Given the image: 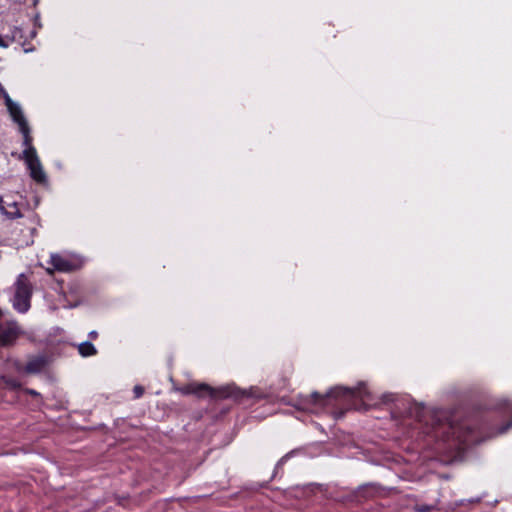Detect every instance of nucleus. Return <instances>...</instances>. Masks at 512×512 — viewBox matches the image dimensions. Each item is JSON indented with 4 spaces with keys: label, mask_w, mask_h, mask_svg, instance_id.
<instances>
[{
    "label": "nucleus",
    "mask_w": 512,
    "mask_h": 512,
    "mask_svg": "<svg viewBox=\"0 0 512 512\" xmlns=\"http://www.w3.org/2000/svg\"><path fill=\"white\" fill-rule=\"evenodd\" d=\"M89 336L92 338V339H95L97 337V332L96 331H91L89 333Z\"/></svg>",
    "instance_id": "a211bd4d"
},
{
    "label": "nucleus",
    "mask_w": 512,
    "mask_h": 512,
    "mask_svg": "<svg viewBox=\"0 0 512 512\" xmlns=\"http://www.w3.org/2000/svg\"><path fill=\"white\" fill-rule=\"evenodd\" d=\"M503 413H512V405H500ZM512 427V418L500 423V414L491 410H477L471 417L461 423L442 418L438 413H431L422 427L423 433L453 446L465 447L477 445L483 441L504 434Z\"/></svg>",
    "instance_id": "f257e3e1"
},
{
    "label": "nucleus",
    "mask_w": 512,
    "mask_h": 512,
    "mask_svg": "<svg viewBox=\"0 0 512 512\" xmlns=\"http://www.w3.org/2000/svg\"><path fill=\"white\" fill-rule=\"evenodd\" d=\"M49 364V359L45 355H37L29 357L26 365L18 370H22L26 374H38Z\"/></svg>",
    "instance_id": "423d86ee"
},
{
    "label": "nucleus",
    "mask_w": 512,
    "mask_h": 512,
    "mask_svg": "<svg viewBox=\"0 0 512 512\" xmlns=\"http://www.w3.org/2000/svg\"><path fill=\"white\" fill-rule=\"evenodd\" d=\"M53 264H54V267L59 271L67 270V266H68L67 262H65L64 260H62L59 257H53Z\"/></svg>",
    "instance_id": "ddd939ff"
},
{
    "label": "nucleus",
    "mask_w": 512,
    "mask_h": 512,
    "mask_svg": "<svg viewBox=\"0 0 512 512\" xmlns=\"http://www.w3.org/2000/svg\"><path fill=\"white\" fill-rule=\"evenodd\" d=\"M133 392H134V394H135V397H136V398H139V397H141V396L143 395V393H144V388H143L142 386H140V385H136V386L134 387V389H133Z\"/></svg>",
    "instance_id": "2eb2a0df"
},
{
    "label": "nucleus",
    "mask_w": 512,
    "mask_h": 512,
    "mask_svg": "<svg viewBox=\"0 0 512 512\" xmlns=\"http://www.w3.org/2000/svg\"><path fill=\"white\" fill-rule=\"evenodd\" d=\"M78 352L83 357L93 356L97 353L96 348L91 342H83L78 345Z\"/></svg>",
    "instance_id": "1a4fd4ad"
},
{
    "label": "nucleus",
    "mask_w": 512,
    "mask_h": 512,
    "mask_svg": "<svg viewBox=\"0 0 512 512\" xmlns=\"http://www.w3.org/2000/svg\"><path fill=\"white\" fill-rule=\"evenodd\" d=\"M288 459V456H283L275 465L274 469H273V473L272 475L270 476L269 480H272L273 478H275L280 471H282L283 469V466L285 464V462L287 461Z\"/></svg>",
    "instance_id": "f8f14e48"
},
{
    "label": "nucleus",
    "mask_w": 512,
    "mask_h": 512,
    "mask_svg": "<svg viewBox=\"0 0 512 512\" xmlns=\"http://www.w3.org/2000/svg\"><path fill=\"white\" fill-rule=\"evenodd\" d=\"M25 391H26V393L33 395V396L39 395L38 392H36L35 390H32V389H26Z\"/></svg>",
    "instance_id": "f3484780"
},
{
    "label": "nucleus",
    "mask_w": 512,
    "mask_h": 512,
    "mask_svg": "<svg viewBox=\"0 0 512 512\" xmlns=\"http://www.w3.org/2000/svg\"><path fill=\"white\" fill-rule=\"evenodd\" d=\"M32 296V285L24 274H20L16 282V291L14 295V308L24 313L30 308V299Z\"/></svg>",
    "instance_id": "20e7f679"
},
{
    "label": "nucleus",
    "mask_w": 512,
    "mask_h": 512,
    "mask_svg": "<svg viewBox=\"0 0 512 512\" xmlns=\"http://www.w3.org/2000/svg\"><path fill=\"white\" fill-rule=\"evenodd\" d=\"M14 208H15V212H8L5 210L4 206H3V199L2 197H0V211L7 215L9 218H19L22 216V214L20 213V211L16 208V205L13 204Z\"/></svg>",
    "instance_id": "9b49d317"
},
{
    "label": "nucleus",
    "mask_w": 512,
    "mask_h": 512,
    "mask_svg": "<svg viewBox=\"0 0 512 512\" xmlns=\"http://www.w3.org/2000/svg\"><path fill=\"white\" fill-rule=\"evenodd\" d=\"M425 417H426L425 415L420 416L419 417V422H423L424 421L423 418H425Z\"/></svg>",
    "instance_id": "6ab92c4d"
},
{
    "label": "nucleus",
    "mask_w": 512,
    "mask_h": 512,
    "mask_svg": "<svg viewBox=\"0 0 512 512\" xmlns=\"http://www.w3.org/2000/svg\"><path fill=\"white\" fill-rule=\"evenodd\" d=\"M21 133L23 134V144L26 146V149L24 151H28L30 148H34L31 144L32 138L30 136V128L28 126V123L25 125H22L19 127Z\"/></svg>",
    "instance_id": "9d476101"
},
{
    "label": "nucleus",
    "mask_w": 512,
    "mask_h": 512,
    "mask_svg": "<svg viewBox=\"0 0 512 512\" xmlns=\"http://www.w3.org/2000/svg\"><path fill=\"white\" fill-rule=\"evenodd\" d=\"M6 384L9 385L13 389L20 388V383L17 382L16 380L9 379L6 381Z\"/></svg>",
    "instance_id": "dca6fc26"
},
{
    "label": "nucleus",
    "mask_w": 512,
    "mask_h": 512,
    "mask_svg": "<svg viewBox=\"0 0 512 512\" xmlns=\"http://www.w3.org/2000/svg\"><path fill=\"white\" fill-rule=\"evenodd\" d=\"M182 394L189 395L193 394L197 397H204L205 395H209L210 398L219 400L226 398H237L238 391L233 386H223L220 388H212L208 384L205 383H191L180 389Z\"/></svg>",
    "instance_id": "7ed1b4c3"
},
{
    "label": "nucleus",
    "mask_w": 512,
    "mask_h": 512,
    "mask_svg": "<svg viewBox=\"0 0 512 512\" xmlns=\"http://www.w3.org/2000/svg\"><path fill=\"white\" fill-rule=\"evenodd\" d=\"M368 394L367 387L363 383H360L358 386L353 388L337 386L332 388L326 394H321L315 391L307 397L306 401L309 404L326 406L331 404L332 399H335L347 402L352 406L357 400L363 401Z\"/></svg>",
    "instance_id": "f03ea898"
},
{
    "label": "nucleus",
    "mask_w": 512,
    "mask_h": 512,
    "mask_svg": "<svg viewBox=\"0 0 512 512\" xmlns=\"http://www.w3.org/2000/svg\"><path fill=\"white\" fill-rule=\"evenodd\" d=\"M432 509H433L432 506L425 505V504L416 506V511H418V512H430Z\"/></svg>",
    "instance_id": "4468645a"
},
{
    "label": "nucleus",
    "mask_w": 512,
    "mask_h": 512,
    "mask_svg": "<svg viewBox=\"0 0 512 512\" xmlns=\"http://www.w3.org/2000/svg\"><path fill=\"white\" fill-rule=\"evenodd\" d=\"M0 91L3 94L5 104L13 120L19 125V127L27 124L21 108L11 100L7 92L2 87H0Z\"/></svg>",
    "instance_id": "6e6552de"
},
{
    "label": "nucleus",
    "mask_w": 512,
    "mask_h": 512,
    "mask_svg": "<svg viewBox=\"0 0 512 512\" xmlns=\"http://www.w3.org/2000/svg\"><path fill=\"white\" fill-rule=\"evenodd\" d=\"M19 334L20 329L16 322H8L5 326H0V344L2 346L13 344Z\"/></svg>",
    "instance_id": "0eeeda50"
},
{
    "label": "nucleus",
    "mask_w": 512,
    "mask_h": 512,
    "mask_svg": "<svg viewBox=\"0 0 512 512\" xmlns=\"http://www.w3.org/2000/svg\"><path fill=\"white\" fill-rule=\"evenodd\" d=\"M23 158L30 170V176L38 183L46 181V174L42 169V165L37 156L35 148H30L28 151H23Z\"/></svg>",
    "instance_id": "39448f33"
}]
</instances>
